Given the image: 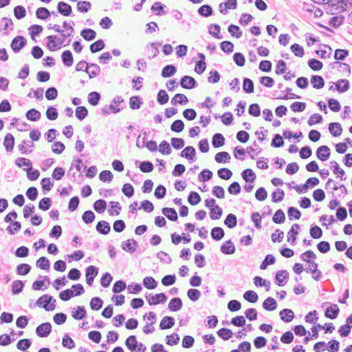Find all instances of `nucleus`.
Masks as SVG:
<instances>
[{
    "label": "nucleus",
    "mask_w": 352,
    "mask_h": 352,
    "mask_svg": "<svg viewBox=\"0 0 352 352\" xmlns=\"http://www.w3.org/2000/svg\"><path fill=\"white\" fill-rule=\"evenodd\" d=\"M55 302L56 300L53 299L52 296L44 294L37 300L36 305L45 309V310L50 311H53L55 309Z\"/></svg>",
    "instance_id": "obj_1"
},
{
    "label": "nucleus",
    "mask_w": 352,
    "mask_h": 352,
    "mask_svg": "<svg viewBox=\"0 0 352 352\" xmlns=\"http://www.w3.org/2000/svg\"><path fill=\"white\" fill-rule=\"evenodd\" d=\"M27 41L23 36L14 37L10 44L11 48L14 53H18L25 46Z\"/></svg>",
    "instance_id": "obj_2"
},
{
    "label": "nucleus",
    "mask_w": 352,
    "mask_h": 352,
    "mask_svg": "<svg viewBox=\"0 0 352 352\" xmlns=\"http://www.w3.org/2000/svg\"><path fill=\"white\" fill-rule=\"evenodd\" d=\"M52 331V325L50 322H44L38 325L36 329V333L41 338L47 337Z\"/></svg>",
    "instance_id": "obj_3"
},
{
    "label": "nucleus",
    "mask_w": 352,
    "mask_h": 352,
    "mask_svg": "<svg viewBox=\"0 0 352 352\" xmlns=\"http://www.w3.org/2000/svg\"><path fill=\"white\" fill-rule=\"evenodd\" d=\"M146 300H148V302L151 305H155L159 303H164L167 300V297L164 293H160L155 295L150 294L148 296H146Z\"/></svg>",
    "instance_id": "obj_4"
},
{
    "label": "nucleus",
    "mask_w": 352,
    "mask_h": 352,
    "mask_svg": "<svg viewBox=\"0 0 352 352\" xmlns=\"http://www.w3.org/2000/svg\"><path fill=\"white\" fill-rule=\"evenodd\" d=\"M309 266L305 269L307 272L312 274V278L316 280H319L322 276V273L318 270V264L313 261H307Z\"/></svg>",
    "instance_id": "obj_5"
},
{
    "label": "nucleus",
    "mask_w": 352,
    "mask_h": 352,
    "mask_svg": "<svg viewBox=\"0 0 352 352\" xmlns=\"http://www.w3.org/2000/svg\"><path fill=\"white\" fill-rule=\"evenodd\" d=\"M98 268L94 266L90 265L87 267L85 276H86V282L89 285L91 286L95 277L98 275Z\"/></svg>",
    "instance_id": "obj_6"
},
{
    "label": "nucleus",
    "mask_w": 352,
    "mask_h": 352,
    "mask_svg": "<svg viewBox=\"0 0 352 352\" xmlns=\"http://www.w3.org/2000/svg\"><path fill=\"white\" fill-rule=\"evenodd\" d=\"M138 246V242L133 239H128L125 241L122 242L121 248L123 250L129 252L133 253L136 250V248Z\"/></svg>",
    "instance_id": "obj_7"
},
{
    "label": "nucleus",
    "mask_w": 352,
    "mask_h": 352,
    "mask_svg": "<svg viewBox=\"0 0 352 352\" xmlns=\"http://www.w3.org/2000/svg\"><path fill=\"white\" fill-rule=\"evenodd\" d=\"M289 278V273L287 270L278 271L275 276V283L278 286H284Z\"/></svg>",
    "instance_id": "obj_8"
},
{
    "label": "nucleus",
    "mask_w": 352,
    "mask_h": 352,
    "mask_svg": "<svg viewBox=\"0 0 352 352\" xmlns=\"http://www.w3.org/2000/svg\"><path fill=\"white\" fill-rule=\"evenodd\" d=\"M197 85V83L195 78L190 76H184L180 80V85L184 89H191L195 88Z\"/></svg>",
    "instance_id": "obj_9"
},
{
    "label": "nucleus",
    "mask_w": 352,
    "mask_h": 352,
    "mask_svg": "<svg viewBox=\"0 0 352 352\" xmlns=\"http://www.w3.org/2000/svg\"><path fill=\"white\" fill-rule=\"evenodd\" d=\"M339 312L340 309L338 306L336 304H333L330 305V306L326 309L324 316L327 318L335 319L338 317Z\"/></svg>",
    "instance_id": "obj_10"
},
{
    "label": "nucleus",
    "mask_w": 352,
    "mask_h": 352,
    "mask_svg": "<svg viewBox=\"0 0 352 352\" xmlns=\"http://www.w3.org/2000/svg\"><path fill=\"white\" fill-rule=\"evenodd\" d=\"M57 10L60 14L65 16H69L72 12V6L63 1H60L58 3Z\"/></svg>",
    "instance_id": "obj_11"
},
{
    "label": "nucleus",
    "mask_w": 352,
    "mask_h": 352,
    "mask_svg": "<svg viewBox=\"0 0 352 352\" xmlns=\"http://www.w3.org/2000/svg\"><path fill=\"white\" fill-rule=\"evenodd\" d=\"M1 22H3L4 24H1L0 30H3L4 34H8L10 31L13 30V21L11 19L8 17H3L1 19Z\"/></svg>",
    "instance_id": "obj_12"
},
{
    "label": "nucleus",
    "mask_w": 352,
    "mask_h": 352,
    "mask_svg": "<svg viewBox=\"0 0 352 352\" xmlns=\"http://www.w3.org/2000/svg\"><path fill=\"white\" fill-rule=\"evenodd\" d=\"M298 230H300V225L294 223L288 232L287 241L290 242L292 245H294L296 242V236L298 234Z\"/></svg>",
    "instance_id": "obj_13"
},
{
    "label": "nucleus",
    "mask_w": 352,
    "mask_h": 352,
    "mask_svg": "<svg viewBox=\"0 0 352 352\" xmlns=\"http://www.w3.org/2000/svg\"><path fill=\"white\" fill-rule=\"evenodd\" d=\"M135 164L138 166L143 173H150L153 170V164L149 161L140 162L136 160Z\"/></svg>",
    "instance_id": "obj_14"
},
{
    "label": "nucleus",
    "mask_w": 352,
    "mask_h": 352,
    "mask_svg": "<svg viewBox=\"0 0 352 352\" xmlns=\"http://www.w3.org/2000/svg\"><path fill=\"white\" fill-rule=\"evenodd\" d=\"M235 250V246L231 240L225 241L221 246V251L225 254H232Z\"/></svg>",
    "instance_id": "obj_15"
},
{
    "label": "nucleus",
    "mask_w": 352,
    "mask_h": 352,
    "mask_svg": "<svg viewBox=\"0 0 352 352\" xmlns=\"http://www.w3.org/2000/svg\"><path fill=\"white\" fill-rule=\"evenodd\" d=\"M96 230L102 234H107L111 231V227L109 223L106 221H100L96 225Z\"/></svg>",
    "instance_id": "obj_16"
},
{
    "label": "nucleus",
    "mask_w": 352,
    "mask_h": 352,
    "mask_svg": "<svg viewBox=\"0 0 352 352\" xmlns=\"http://www.w3.org/2000/svg\"><path fill=\"white\" fill-rule=\"evenodd\" d=\"M280 319L285 322H291L294 318V311L290 309H283L279 313Z\"/></svg>",
    "instance_id": "obj_17"
},
{
    "label": "nucleus",
    "mask_w": 352,
    "mask_h": 352,
    "mask_svg": "<svg viewBox=\"0 0 352 352\" xmlns=\"http://www.w3.org/2000/svg\"><path fill=\"white\" fill-rule=\"evenodd\" d=\"M241 177L248 183H253L256 178L255 173L250 168L243 170Z\"/></svg>",
    "instance_id": "obj_18"
},
{
    "label": "nucleus",
    "mask_w": 352,
    "mask_h": 352,
    "mask_svg": "<svg viewBox=\"0 0 352 352\" xmlns=\"http://www.w3.org/2000/svg\"><path fill=\"white\" fill-rule=\"evenodd\" d=\"M183 303L180 298H173L168 303V309L172 311H177L182 307Z\"/></svg>",
    "instance_id": "obj_19"
},
{
    "label": "nucleus",
    "mask_w": 352,
    "mask_h": 352,
    "mask_svg": "<svg viewBox=\"0 0 352 352\" xmlns=\"http://www.w3.org/2000/svg\"><path fill=\"white\" fill-rule=\"evenodd\" d=\"M310 82L312 87L315 89H319L324 87V80L321 76L314 75L311 76Z\"/></svg>",
    "instance_id": "obj_20"
},
{
    "label": "nucleus",
    "mask_w": 352,
    "mask_h": 352,
    "mask_svg": "<svg viewBox=\"0 0 352 352\" xmlns=\"http://www.w3.org/2000/svg\"><path fill=\"white\" fill-rule=\"evenodd\" d=\"M175 324V319L170 316H165L162 318L160 324V328L162 330L168 329L173 327Z\"/></svg>",
    "instance_id": "obj_21"
},
{
    "label": "nucleus",
    "mask_w": 352,
    "mask_h": 352,
    "mask_svg": "<svg viewBox=\"0 0 352 352\" xmlns=\"http://www.w3.org/2000/svg\"><path fill=\"white\" fill-rule=\"evenodd\" d=\"M162 212L170 221H176L178 219L177 213L174 208L166 207L162 208Z\"/></svg>",
    "instance_id": "obj_22"
},
{
    "label": "nucleus",
    "mask_w": 352,
    "mask_h": 352,
    "mask_svg": "<svg viewBox=\"0 0 352 352\" xmlns=\"http://www.w3.org/2000/svg\"><path fill=\"white\" fill-rule=\"evenodd\" d=\"M263 307L267 311H274L277 307L276 300L272 297L267 298L263 302Z\"/></svg>",
    "instance_id": "obj_23"
},
{
    "label": "nucleus",
    "mask_w": 352,
    "mask_h": 352,
    "mask_svg": "<svg viewBox=\"0 0 352 352\" xmlns=\"http://www.w3.org/2000/svg\"><path fill=\"white\" fill-rule=\"evenodd\" d=\"M61 58L63 64L67 67H70L73 65L74 58L71 51L65 50L62 53Z\"/></svg>",
    "instance_id": "obj_24"
},
{
    "label": "nucleus",
    "mask_w": 352,
    "mask_h": 352,
    "mask_svg": "<svg viewBox=\"0 0 352 352\" xmlns=\"http://www.w3.org/2000/svg\"><path fill=\"white\" fill-rule=\"evenodd\" d=\"M329 131L331 135L338 137L341 135L342 129L341 124L338 122H331L329 124Z\"/></svg>",
    "instance_id": "obj_25"
},
{
    "label": "nucleus",
    "mask_w": 352,
    "mask_h": 352,
    "mask_svg": "<svg viewBox=\"0 0 352 352\" xmlns=\"http://www.w3.org/2000/svg\"><path fill=\"white\" fill-rule=\"evenodd\" d=\"M177 72L176 67L173 65H166L162 70V76L164 78L171 77Z\"/></svg>",
    "instance_id": "obj_26"
},
{
    "label": "nucleus",
    "mask_w": 352,
    "mask_h": 352,
    "mask_svg": "<svg viewBox=\"0 0 352 352\" xmlns=\"http://www.w3.org/2000/svg\"><path fill=\"white\" fill-rule=\"evenodd\" d=\"M72 311V317L76 320H82L86 316L87 311L84 307L78 306L76 309Z\"/></svg>",
    "instance_id": "obj_27"
},
{
    "label": "nucleus",
    "mask_w": 352,
    "mask_h": 352,
    "mask_svg": "<svg viewBox=\"0 0 352 352\" xmlns=\"http://www.w3.org/2000/svg\"><path fill=\"white\" fill-rule=\"evenodd\" d=\"M225 232L221 227H214L211 230V236L215 241H220L223 238Z\"/></svg>",
    "instance_id": "obj_28"
},
{
    "label": "nucleus",
    "mask_w": 352,
    "mask_h": 352,
    "mask_svg": "<svg viewBox=\"0 0 352 352\" xmlns=\"http://www.w3.org/2000/svg\"><path fill=\"white\" fill-rule=\"evenodd\" d=\"M138 344V342L135 336H129L125 341V345L131 352H134L136 350Z\"/></svg>",
    "instance_id": "obj_29"
},
{
    "label": "nucleus",
    "mask_w": 352,
    "mask_h": 352,
    "mask_svg": "<svg viewBox=\"0 0 352 352\" xmlns=\"http://www.w3.org/2000/svg\"><path fill=\"white\" fill-rule=\"evenodd\" d=\"M225 143V138L221 133H215L212 139V144L214 148L222 146Z\"/></svg>",
    "instance_id": "obj_30"
},
{
    "label": "nucleus",
    "mask_w": 352,
    "mask_h": 352,
    "mask_svg": "<svg viewBox=\"0 0 352 352\" xmlns=\"http://www.w3.org/2000/svg\"><path fill=\"white\" fill-rule=\"evenodd\" d=\"M3 144L8 152L12 151L14 144V138L11 133H8L5 136Z\"/></svg>",
    "instance_id": "obj_31"
},
{
    "label": "nucleus",
    "mask_w": 352,
    "mask_h": 352,
    "mask_svg": "<svg viewBox=\"0 0 352 352\" xmlns=\"http://www.w3.org/2000/svg\"><path fill=\"white\" fill-rule=\"evenodd\" d=\"M224 223L228 228L232 229L234 228L237 224L236 215L231 213L228 214L224 220Z\"/></svg>",
    "instance_id": "obj_32"
},
{
    "label": "nucleus",
    "mask_w": 352,
    "mask_h": 352,
    "mask_svg": "<svg viewBox=\"0 0 352 352\" xmlns=\"http://www.w3.org/2000/svg\"><path fill=\"white\" fill-rule=\"evenodd\" d=\"M335 85L339 92H345L349 89V82L346 79L339 80Z\"/></svg>",
    "instance_id": "obj_33"
},
{
    "label": "nucleus",
    "mask_w": 352,
    "mask_h": 352,
    "mask_svg": "<svg viewBox=\"0 0 352 352\" xmlns=\"http://www.w3.org/2000/svg\"><path fill=\"white\" fill-rule=\"evenodd\" d=\"M80 35L87 41H92L96 36V32L90 28L84 29L80 32Z\"/></svg>",
    "instance_id": "obj_34"
},
{
    "label": "nucleus",
    "mask_w": 352,
    "mask_h": 352,
    "mask_svg": "<svg viewBox=\"0 0 352 352\" xmlns=\"http://www.w3.org/2000/svg\"><path fill=\"white\" fill-rule=\"evenodd\" d=\"M330 163L333 168V172L335 174H339L341 180H345L346 179L345 172L340 167L339 164L336 161H331Z\"/></svg>",
    "instance_id": "obj_35"
},
{
    "label": "nucleus",
    "mask_w": 352,
    "mask_h": 352,
    "mask_svg": "<svg viewBox=\"0 0 352 352\" xmlns=\"http://www.w3.org/2000/svg\"><path fill=\"white\" fill-rule=\"evenodd\" d=\"M243 298L249 302L255 303L258 299V296L254 291L248 290L244 293Z\"/></svg>",
    "instance_id": "obj_36"
},
{
    "label": "nucleus",
    "mask_w": 352,
    "mask_h": 352,
    "mask_svg": "<svg viewBox=\"0 0 352 352\" xmlns=\"http://www.w3.org/2000/svg\"><path fill=\"white\" fill-rule=\"evenodd\" d=\"M223 214L222 208L218 205L210 208V217L212 220L219 219Z\"/></svg>",
    "instance_id": "obj_37"
},
{
    "label": "nucleus",
    "mask_w": 352,
    "mask_h": 352,
    "mask_svg": "<svg viewBox=\"0 0 352 352\" xmlns=\"http://www.w3.org/2000/svg\"><path fill=\"white\" fill-rule=\"evenodd\" d=\"M123 102L124 100L121 96H116L109 105V109L113 113H118L121 108L118 107V105Z\"/></svg>",
    "instance_id": "obj_38"
},
{
    "label": "nucleus",
    "mask_w": 352,
    "mask_h": 352,
    "mask_svg": "<svg viewBox=\"0 0 352 352\" xmlns=\"http://www.w3.org/2000/svg\"><path fill=\"white\" fill-rule=\"evenodd\" d=\"M25 116L27 119L35 122L41 118V114L38 110L31 109L26 112Z\"/></svg>",
    "instance_id": "obj_39"
},
{
    "label": "nucleus",
    "mask_w": 352,
    "mask_h": 352,
    "mask_svg": "<svg viewBox=\"0 0 352 352\" xmlns=\"http://www.w3.org/2000/svg\"><path fill=\"white\" fill-rule=\"evenodd\" d=\"M218 336H219L221 338H222L224 340H228L230 339L232 336L233 333L232 331L227 328H221L217 332Z\"/></svg>",
    "instance_id": "obj_40"
},
{
    "label": "nucleus",
    "mask_w": 352,
    "mask_h": 352,
    "mask_svg": "<svg viewBox=\"0 0 352 352\" xmlns=\"http://www.w3.org/2000/svg\"><path fill=\"white\" fill-rule=\"evenodd\" d=\"M188 98L182 94H177L175 96L171 99V104L173 105H175L177 103L180 104H186L188 102Z\"/></svg>",
    "instance_id": "obj_41"
},
{
    "label": "nucleus",
    "mask_w": 352,
    "mask_h": 352,
    "mask_svg": "<svg viewBox=\"0 0 352 352\" xmlns=\"http://www.w3.org/2000/svg\"><path fill=\"white\" fill-rule=\"evenodd\" d=\"M89 68H90V70L88 69L87 74L90 78H93L99 75L100 72V68L97 64L89 63Z\"/></svg>",
    "instance_id": "obj_42"
},
{
    "label": "nucleus",
    "mask_w": 352,
    "mask_h": 352,
    "mask_svg": "<svg viewBox=\"0 0 352 352\" xmlns=\"http://www.w3.org/2000/svg\"><path fill=\"white\" fill-rule=\"evenodd\" d=\"M144 286L149 289H155L157 285V281L151 276H146L143 279Z\"/></svg>",
    "instance_id": "obj_43"
},
{
    "label": "nucleus",
    "mask_w": 352,
    "mask_h": 352,
    "mask_svg": "<svg viewBox=\"0 0 352 352\" xmlns=\"http://www.w3.org/2000/svg\"><path fill=\"white\" fill-rule=\"evenodd\" d=\"M243 89L248 94L254 92L253 81L248 78H245L243 82Z\"/></svg>",
    "instance_id": "obj_44"
},
{
    "label": "nucleus",
    "mask_w": 352,
    "mask_h": 352,
    "mask_svg": "<svg viewBox=\"0 0 352 352\" xmlns=\"http://www.w3.org/2000/svg\"><path fill=\"white\" fill-rule=\"evenodd\" d=\"M107 208V203L103 199H98L94 204V210L98 213H102L104 212Z\"/></svg>",
    "instance_id": "obj_45"
},
{
    "label": "nucleus",
    "mask_w": 352,
    "mask_h": 352,
    "mask_svg": "<svg viewBox=\"0 0 352 352\" xmlns=\"http://www.w3.org/2000/svg\"><path fill=\"white\" fill-rule=\"evenodd\" d=\"M50 261L45 256L40 257L36 263V265L37 267L41 270H47L50 267Z\"/></svg>",
    "instance_id": "obj_46"
},
{
    "label": "nucleus",
    "mask_w": 352,
    "mask_h": 352,
    "mask_svg": "<svg viewBox=\"0 0 352 352\" xmlns=\"http://www.w3.org/2000/svg\"><path fill=\"white\" fill-rule=\"evenodd\" d=\"M188 201L192 206H195L201 201V197L197 192L192 191L188 195Z\"/></svg>",
    "instance_id": "obj_47"
},
{
    "label": "nucleus",
    "mask_w": 352,
    "mask_h": 352,
    "mask_svg": "<svg viewBox=\"0 0 352 352\" xmlns=\"http://www.w3.org/2000/svg\"><path fill=\"white\" fill-rule=\"evenodd\" d=\"M105 46L104 41L102 39H99L96 42L93 43L90 45V51L92 53L98 52L102 50Z\"/></svg>",
    "instance_id": "obj_48"
},
{
    "label": "nucleus",
    "mask_w": 352,
    "mask_h": 352,
    "mask_svg": "<svg viewBox=\"0 0 352 352\" xmlns=\"http://www.w3.org/2000/svg\"><path fill=\"white\" fill-rule=\"evenodd\" d=\"M275 261V257L272 254H267L262 261L260 269L265 270L268 265L274 264Z\"/></svg>",
    "instance_id": "obj_49"
},
{
    "label": "nucleus",
    "mask_w": 352,
    "mask_h": 352,
    "mask_svg": "<svg viewBox=\"0 0 352 352\" xmlns=\"http://www.w3.org/2000/svg\"><path fill=\"white\" fill-rule=\"evenodd\" d=\"M100 99V94L96 91H92L88 95V102L90 104L96 106L98 104Z\"/></svg>",
    "instance_id": "obj_50"
},
{
    "label": "nucleus",
    "mask_w": 352,
    "mask_h": 352,
    "mask_svg": "<svg viewBox=\"0 0 352 352\" xmlns=\"http://www.w3.org/2000/svg\"><path fill=\"white\" fill-rule=\"evenodd\" d=\"M91 8L89 1H80L77 3V10L80 12H87Z\"/></svg>",
    "instance_id": "obj_51"
},
{
    "label": "nucleus",
    "mask_w": 352,
    "mask_h": 352,
    "mask_svg": "<svg viewBox=\"0 0 352 352\" xmlns=\"http://www.w3.org/2000/svg\"><path fill=\"white\" fill-rule=\"evenodd\" d=\"M36 16L40 19H47L50 16V11L46 8H38L36 11Z\"/></svg>",
    "instance_id": "obj_52"
},
{
    "label": "nucleus",
    "mask_w": 352,
    "mask_h": 352,
    "mask_svg": "<svg viewBox=\"0 0 352 352\" xmlns=\"http://www.w3.org/2000/svg\"><path fill=\"white\" fill-rule=\"evenodd\" d=\"M272 220L275 223H283L285 220V215L284 212L281 209L276 210L272 217Z\"/></svg>",
    "instance_id": "obj_53"
},
{
    "label": "nucleus",
    "mask_w": 352,
    "mask_h": 352,
    "mask_svg": "<svg viewBox=\"0 0 352 352\" xmlns=\"http://www.w3.org/2000/svg\"><path fill=\"white\" fill-rule=\"evenodd\" d=\"M103 305L102 300L99 297H94L90 301V307L93 310H99Z\"/></svg>",
    "instance_id": "obj_54"
},
{
    "label": "nucleus",
    "mask_w": 352,
    "mask_h": 352,
    "mask_svg": "<svg viewBox=\"0 0 352 352\" xmlns=\"http://www.w3.org/2000/svg\"><path fill=\"white\" fill-rule=\"evenodd\" d=\"M15 164L19 168L26 166V169H32V162L30 160L27 158L19 157L16 160Z\"/></svg>",
    "instance_id": "obj_55"
},
{
    "label": "nucleus",
    "mask_w": 352,
    "mask_h": 352,
    "mask_svg": "<svg viewBox=\"0 0 352 352\" xmlns=\"http://www.w3.org/2000/svg\"><path fill=\"white\" fill-rule=\"evenodd\" d=\"M198 13L203 16L208 17L212 14V8L209 5H203L198 9Z\"/></svg>",
    "instance_id": "obj_56"
},
{
    "label": "nucleus",
    "mask_w": 352,
    "mask_h": 352,
    "mask_svg": "<svg viewBox=\"0 0 352 352\" xmlns=\"http://www.w3.org/2000/svg\"><path fill=\"white\" fill-rule=\"evenodd\" d=\"M142 104V99L139 96H132L130 98L129 105L131 109H138Z\"/></svg>",
    "instance_id": "obj_57"
},
{
    "label": "nucleus",
    "mask_w": 352,
    "mask_h": 352,
    "mask_svg": "<svg viewBox=\"0 0 352 352\" xmlns=\"http://www.w3.org/2000/svg\"><path fill=\"white\" fill-rule=\"evenodd\" d=\"M169 100V96L164 89L160 90L157 96V101L160 104H166Z\"/></svg>",
    "instance_id": "obj_58"
},
{
    "label": "nucleus",
    "mask_w": 352,
    "mask_h": 352,
    "mask_svg": "<svg viewBox=\"0 0 352 352\" xmlns=\"http://www.w3.org/2000/svg\"><path fill=\"white\" fill-rule=\"evenodd\" d=\"M52 200L50 198L44 197L41 199L38 203V208L44 211H46L50 209L52 206Z\"/></svg>",
    "instance_id": "obj_59"
},
{
    "label": "nucleus",
    "mask_w": 352,
    "mask_h": 352,
    "mask_svg": "<svg viewBox=\"0 0 352 352\" xmlns=\"http://www.w3.org/2000/svg\"><path fill=\"white\" fill-rule=\"evenodd\" d=\"M157 149L158 151L162 154H170L171 152L170 144L166 140H164L160 143L159 147H157Z\"/></svg>",
    "instance_id": "obj_60"
},
{
    "label": "nucleus",
    "mask_w": 352,
    "mask_h": 352,
    "mask_svg": "<svg viewBox=\"0 0 352 352\" xmlns=\"http://www.w3.org/2000/svg\"><path fill=\"white\" fill-rule=\"evenodd\" d=\"M14 14L17 19H21L26 16V10L22 6H16L14 8Z\"/></svg>",
    "instance_id": "obj_61"
},
{
    "label": "nucleus",
    "mask_w": 352,
    "mask_h": 352,
    "mask_svg": "<svg viewBox=\"0 0 352 352\" xmlns=\"http://www.w3.org/2000/svg\"><path fill=\"white\" fill-rule=\"evenodd\" d=\"M284 196V191L280 188H277L276 190L272 194V201L275 203L280 202L283 200Z\"/></svg>",
    "instance_id": "obj_62"
},
{
    "label": "nucleus",
    "mask_w": 352,
    "mask_h": 352,
    "mask_svg": "<svg viewBox=\"0 0 352 352\" xmlns=\"http://www.w3.org/2000/svg\"><path fill=\"white\" fill-rule=\"evenodd\" d=\"M24 283L21 280H15L12 283V292L13 294H18L22 292Z\"/></svg>",
    "instance_id": "obj_63"
},
{
    "label": "nucleus",
    "mask_w": 352,
    "mask_h": 352,
    "mask_svg": "<svg viewBox=\"0 0 352 352\" xmlns=\"http://www.w3.org/2000/svg\"><path fill=\"white\" fill-rule=\"evenodd\" d=\"M184 129V124L182 120H177L174 121L171 126L170 129L176 133L182 132Z\"/></svg>",
    "instance_id": "obj_64"
}]
</instances>
